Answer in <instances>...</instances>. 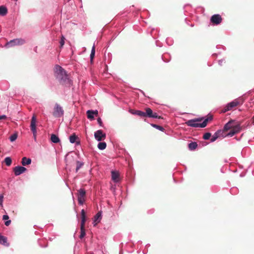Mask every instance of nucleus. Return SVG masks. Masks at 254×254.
<instances>
[{
	"label": "nucleus",
	"instance_id": "23",
	"mask_svg": "<svg viewBox=\"0 0 254 254\" xmlns=\"http://www.w3.org/2000/svg\"><path fill=\"white\" fill-rule=\"evenodd\" d=\"M107 144L105 142H100L98 144V148L100 150H103L106 148Z\"/></svg>",
	"mask_w": 254,
	"mask_h": 254
},
{
	"label": "nucleus",
	"instance_id": "19",
	"mask_svg": "<svg viewBox=\"0 0 254 254\" xmlns=\"http://www.w3.org/2000/svg\"><path fill=\"white\" fill-rule=\"evenodd\" d=\"M215 134H217L218 138L220 137H224L228 136L227 133H226L225 132H224L223 130H221V129L217 130L215 132Z\"/></svg>",
	"mask_w": 254,
	"mask_h": 254
},
{
	"label": "nucleus",
	"instance_id": "30",
	"mask_svg": "<svg viewBox=\"0 0 254 254\" xmlns=\"http://www.w3.org/2000/svg\"><path fill=\"white\" fill-rule=\"evenodd\" d=\"M211 136V134L209 132H206L203 134V138L205 140H207L210 138Z\"/></svg>",
	"mask_w": 254,
	"mask_h": 254
},
{
	"label": "nucleus",
	"instance_id": "27",
	"mask_svg": "<svg viewBox=\"0 0 254 254\" xmlns=\"http://www.w3.org/2000/svg\"><path fill=\"white\" fill-rule=\"evenodd\" d=\"M4 162L7 166H9L11 164V162H12L11 159L9 157H6L4 159Z\"/></svg>",
	"mask_w": 254,
	"mask_h": 254
},
{
	"label": "nucleus",
	"instance_id": "21",
	"mask_svg": "<svg viewBox=\"0 0 254 254\" xmlns=\"http://www.w3.org/2000/svg\"><path fill=\"white\" fill-rule=\"evenodd\" d=\"M7 12V8L4 6H0V15L4 16L6 14Z\"/></svg>",
	"mask_w": 254,
	"mask_h": 254
},
{
	"label": "nucleus",
	"instance_id": "2",
	"mask_svg": "<svg viewBox=\"0 0 254 254\" xmlns=\"http://www.w3.org/2000/svg\"><path fill=\"white\" fill-rule=\"evenodd\" d=\"M212 119V117L206 119L202 123H197L196 122H200L202 121V119L197 118L193 120H190L186 122V124L190 127H204L206 126L208 121L211 120Z\"/></svg>",
	"mask_w": 254,
	"mask_h": 254
},
{
	"label": "nucleus",
	"instance_id": "25",
	"mask_svg": "<svg viewBox=\"0 0 254 254\" xmlns=\"http://www.w3.org/2000/svg\"><path fill=\"white\" fill-rule=\"evenodd\" d=\"M77 138V136L75 134H73L69 136V141L71 143H73L75 142Z\"/></svg>",
	"mask_w": 254,
	"mask_h": 254
},
{
	"label": "nucleus",
	"instance_id": "18",
	"mask_svg": "<svg viewBox=\"0 0 254 254\" xmlns=\"http://www.w3.org/2000/svg\"><path fill=\"white\" fill-rule=\"evenodd\" d=\"M31 163V160L30 158H27L26 157H24L22 159L21 164L23 166H26L30 164Z\"/></svg>",
	"mask_w": 254,
	"mask_h": 254
},
{
	"label": "nucleus",
	"instance_id": "33",
	"mask_svg": "<svg viewBox=\"0 0 254 254\" xmlns=\"http://www.w3.org/2000/svg\"><path fill=\"white\" fill-rule=\"evenodd\" d=\"M218 136L217 135V134H215V133L212 135V137L210 139V141L211 142H214L215 141L217 138H218Z\"/></svg>",
	"mask_w": 254,
	"mask_h": 254
},
{
	"label": "nucleus",
	"instance_id": "13",
	"mask_svg": "<svg viewBox=\"0 0 254 254\" xmlns=\"http://www.w3.org/2000/svg\"><path fill=\"white\" fill-rule=\"evenodd\" d=\"M86 114L88 119L90 120H93L94 118V116H97L98 115V112L97 110H88L86 112Z\"/></svg>",
	"mask_w": 254,
	"mask_h": 254
},
{
	"label": "nucleus",
	"instance_id": "1",
	"mask_svg": "<svg viewBox=\"0 0 254 254\" xmlns=\"http://www.w3.org/2000/svg\"><path fill=\"white\" fill-rule=\"evenodd\" d=\"M55 72L56 78L60 83L62 84H69L68 76L61 66L57 65L55 68Z\"/></svg>",
	"mask_w": 254,
	"mask_h": 254
},
{
	"label": "nucleus",
	"instance_id": "7",
	"mask_svg": "<svg viewBox=\"0 0 254 254\" xmlns=\"http://www.w3.org/2000/svg\"><path fill=\"white\" fill-rule=\"evenodd\" d=\"M241 130V127H240V124H234L231 130L227 133V135L229 136H232L234 135L239 132Z\"/></svg>",
	"mask_w": 254,
	"mask_h": 254
},
{
	"label": "nucleus",
	"instance_id": "40",
	"mask_svg": "<svg viewBox=\"0 0 254 254\" xmlns=\"http://www.w3.org/2000/svg\"><path fill=\"white\" fill-rule=\"evenodd\" d=\"M3 196L0 195V202H2Z\"/></svg>",
	"mask_w": 254,
	"mask_h": 254
},
{
	"label": "nucleus",
	"instance_id": "32",
	"mask_svg": "<svg viewBox=\"0 0 254 254\" xmlns=\"http://www.w3.org/2000/svg\"><path fill=\"white\" fill-rule=\"evenodd\" d=\"M64 40H65V38L64 37V36H62V37H61V39L60 41V47H63V46L64 45Z\"/></svg>",
	"mask_w": 254,
	"mask_h": 254
},
{
	"label": "nucleus",
	"instance_id": "39",
	"mask_svg": "<svg viewBox=\"0 0 254 254\" xmlns=\"http://www.w3.org/2000/svg\"><path fill=\"white\" fill-rule=\"evenodd\" d=\"M5 119H6V116L5 115L0 116V120Z\"/></svg>",
	"mask_w": 254,
	"mask_h": 254
},
{
	"label": "nucleus",
	"instance_id": "20",
	"mask_svg": "<svg viewBox=\"0 0 254 254\" xmlns=\"http://www.w3.org/2000/svg\"><path fill=\"white\" fill-rule=\"evenodd\" d=\"M51 140L55 143H57L60 141L59 137L54 134L51 135Z\"/></svg>",
	"mask_w": 254,
	"mask_h": 254
},
{
	"label": "nucleus",
	"instance_id": "16",
	"mask_svg": "<svg viewBox=\"0 0 254 254\" xmlns=\"http://www.w3.org/2000/svg\"><path fill=\"white\" fill-rule=\"evenodd\" d=\"M81 222L80 227H84L85 223L86 221V216H85V212L84 209L81 210Z\"/></svg>",
	"mask_w": 254,
	"mask_h": 254
},
{
	"label": "nucleus",
	"instance_id": "28",
	"mask_svg": "<svg viewBox=\"0 0 254 254\" xmlns=\"http://www.w3.org/2000/svg\"><path fill=\"white\" fill-rule=\"evenodd\" d=\"M83 165V163L80 161H76V172H77L78 170Z\"/></svg>",
	"mask_w": 254,
	"mask_h": 254
},
{
	"label": "nucleus",
	"instance_id": "22",
	"mask_svg": "<svg viewBox=\"0 0 254 254\" xmlns=\"http://www.w3.org/2000/svg\"><path fill=\"white\" fill-rule=\"evenodd\" d=\"M197 147V144L195 142H192L189 144V148L190 150H194Z\"/></svg>",
	"mask_w": 254,
	"mask_h": 254
},
{
	"label": "nucleus",
	"instance_id": "9",
	"mask_svg": "<svg viewBox=\"0 0 254 254\" xmlns=\"http://www.w3.org/2000/svg\"><path fill=\"white\" fill-rule=\"evenodd\" d=\"M106 134L102 130H98L94 133L95 138L98 141L104 140L106 138Z\"/></svg>",
	"mask_w": 254,
	"mask_h": 254
},
{
	"label": "nucleus",
	"instance_id": "17",
	"mask_svg": "<svg viewBox=\"0 0 254 254\" xmlns=\"http://www.w3.org/2000/svg\"><path fill=\"white\" fill-rule=\"evenodd\" d=\"M101 219V214L100 212H98L96 215L94 216V222L95 224L94 226H96L97 223H98Z\"/></svg>",
	"mask_w": 254,
	"mask_h": 254
},
{
	"label": "nucleus",
	"instance_id": "24",
	"mask_svg": "<svg viewBox=\"0 0 254 254\" xmlns=\"http://www.w3.org/2000/svg\"><path fill=\"white\" fill-rule=\"evenodd\" d=\"M95 47L94 45H93V46L92 48L91 52V54H90V61H91V62H92V61H93V59L94 58V56H95Z\"/></svg>",
	"mask_w": 254,
	"mask_h": 254
},
{
	"label": "nucleus",
	"instance_id": "11",
	"mask_svg": "<svg viewBox=\"0 0 254 254\" xmlns=\"http://www.w3.org/2000/svg\"><path fill=\"white\" fill-rule=\"evenodd\" d=\"M26 171V168L20 166H16L13 168V171L15 176H19Z\"/></svg>",
	"mask_w": 254,
	"mask_h": 254
},
{
	"label": "nucleus",
	"instance_id": "34",
	"mask_svg": "<svg viewBox=\"0 0 254 254\" xmlns=\"http://www.w3.org/2000/svg\"><path fill=\"white\" fill-rule=\"evenodd\" d=\"M152 126L156 127L157 129H159L160 130H162V131L164 129V128L162 127L159 126L158 125H152Z\"/></svg>",
	"mask_w": 254,
	"mask_h": 254
},
{
	"label": "nucleus",
	"instance_id": "29",
	"mask_svg": "<svg viewBox=\"0 0 254 254\" xmlns=\"http://www.w3.org/2000/svg\"><path fill=\"white\" fill-rule=\"evenodd\" d=\"M0 243L4 245L6 243V237L0 235Z\"/></svg>",
	"mask_w": 254,
	"mask_h": 254
},
{
	"label": "nucleus",
	"instance_id": "10",
	"mask_svg": "<svg viewBox=\"0 0 254 254\" xmlns=\"http://www.w3.org/2000/svg\"><path fill=\"white\" fill-rule=\"evenodd\" d=\"M211 23L215 25H218L221 23L222 18L219 14H214L211 17Z\"/></svg>",
	"mask_w": 254,
	"mask_h": 254
},
{
	"label": "nucleus",
	"instance_id": "26",
	"mask_svg": "<svg viewBox=\"0 0 254 254\" xmlns=\"http://www.w3.org/2000/svg\"><path fill=\"white\" fill-rule=\"evenodd\" d=\"M85 230L84 227H80V235L79 238L80 239L83 238L85 236Z\"/></svg>",
	"mask_w": 254,
	"mask_h": 254
},
{
	"label": "nucleus",
	"instance_id": "14",
	"mask_svg": "<svg viewBox=\"0 0 254 254\" xmlns=\"http://www.w3.org/2000/svg\"><path fill=\"white\" fill-rule=\"evenodd\" d=\"M234 121L231 120L228 123H227L224 127L223 130L224 132L228 131L229 130L230 131L231 130L232 127L234 124Z\"/></svg>",
	"mask_w": 254,
	"mask_h": 254
},
{
	"label": "nucleus",
	"instance_id": "41",
	"mask_svg": "<svg viewBox=\"0 0 254 254\" xmlns=\"http://www.w3.org/2000/svg\"><path fill=\"white\" fill-rule=\"evenodd\" d=\"M252 124L254 125V116L252 118Z\"/></svg>",
	"mask_w": 254,
	"mask_h": 254
},
{
	"label": "nucleus",
	"instance_id": "36",
	"mask_svg": "<svg viewBox=\"0 0 254 254\" xmlns=\"http://www.w3.org/2000/svg\"><path fill=\"white\" fill-rule=\"evenodd\" d=\"M136 111V110H134L130 109V110H129V112L131 114H133V115H136V114L135 113V111Z\"/></svg>",
	"mask_w": 254,
	"mask_h": 254
},
{
	"label": "nucleus",
	"instance_id": "6",
	"mask_svg": "<svg viewBox=\"0 0 254 254\" xmlns=\"http://www.w3.org/2000/svg\"><path fill=\"white\" fill-rule=\"evenodd\" d=\"M25 43V41L22 39H15L10 40L7 42L5 46L7 47H10L16 45H21Z\"/></svg>",
	"mask_w": 254,
	"mask_h": 254
},
{
	"label": "nucleus",
	"instance_id": "8",
	"mask_svg": "<svg viewBox=\"0 0 254 254\" xmlns=\"http://www.w3.org/2000/svg\"><path fill=\"white\" fill-rule=\"evenodd\" d=\"M36 117L35 115H33L32 117L31 121V125L30 127L31 130L33 132L34 139H36Z\"/></svg>",
	"mask_w": 254,
	"mask_h": 254
},
{
	"label": "nucleus",
	"instance_id": "42",
	"mask_svg": "<svg viewBox=\"0 0 254 254\" xmlns=\"http://www.w3.org/2000/svg\"><path fill=\"white\" fill-rule=\"evenodd\" d=\"M65 161H66V162H67V161H68V158H65Z\"/></svg>",
	"mask_w": 254,
	"mask_h": 254
},
{
	"label": "nucleus",
	"instance_id": "38",
	"mask_svg": "<svg viewBox=\"0 0 254 254\" xmlns=\"http://www.w3.org/2000/svg\"><path fill=\"white\" fill-rule=\"evenodd\" d=\"M11 223V220H8L5 222V225L6 226H9Z\"/></svg>",
	"mask_w": 254,
	"mask_h": 254
},
{
	"label": "nucleus",
	"instance_id": "15",
	"mask_svg": "<svg viewBox=\"0 0 254 254\" xmlns=\"http://www.w3.org/2000/svg\"><path fill=\"white\" fill-rule=\"evenodd\" d=\"M112 179L115 182H118L120 181L119 173L116 171H112Z\"/></svg>",
	"mask_w": 254,
	"mask_h": 254
},
{
	"label": "nucleus",
	"instance_id": "3",
	"mask_svg": "<svg viewBox=\"0 0 254 254\" xmlns=\"http://www.w3.org/2000/svg\"><path fill=\"white\" fill-rule=\"evenodd\" d=\"M145 112H142L141 111H136L135 113L136 115L139 117H149L156 119H161V117L158 116L157 114L155 112H153L150 108H146L145 109Z\"/></svg>",
	"mask_w": 254,
	"mask_h": 254
},
{
	"label": "nucleus",
	"instance_id": "12",
	"mask_svg": "<svg viewBox=\"0 0 254 254\" xmlns=\"http://www.w3.org/2000/svg\"><path fill=\"white\" fill-rule=\"evenodd\" d=\"M239 104V102L237 100H235L233 101L232 102L229 103L228 104V105L226 106V107L225 108L224 112H226L228 111H230L232 110L234 107H236Z\"/></svg>",
	"mask_w": 254,
	"mask_h": 254
},
{
	"label": "nucleus",
	"instance_id": "4",
	"mask_svg": "<svg viewBox=\"0 0 254 254\" xmlns=\"http://www.w3.org/2000/svg\"><path fill=\"white\" fill-rule=\"evenodd\" d=\"M64 111L63 108L58 103L55 104L52 114L55 118H60L64 115Z\"/></svg>",
	"mask_w": 254,
	"mask_h": 254
},
{
	"label": "nucleus",
	"instance_id": "37",
	"mask_svg": "<svg viewBox=\"0 0 254 254\" xmlns=\"http://www.w3.org/2000/svg\"><path fill=\"white\" fill-rule=\"evenodd\" d=\"M9 218V217L7 215H4L2 217L3 220H8Z\"/></svg>",
	"mask_w": 254,
	"mask_h": 254
},
{
	"label": "nucleus",
	"instance_id": "31",
	"mask_svg": "<svg viewBox=\"0 0 254 254\" xmlns=\"http://www.w3.org/2000/svg\"><path fill=\"white\" fill-rule=\"evenodd\" d=\"M17 138V134L16 133H14L10 136L9 139H10V140L12 142V141H15Z\"/></svg>",
	"mask_w": 254,
	"mask_h": 254
},
{
	"label": "nucleus",
	"instance_id": "5",
	"mask_svg": "<svg viewBox=\"0 0 254 254\" xmlns=\"http://www.w3.org/2000/svg\"><path fill=\"white\" fill-rule=\"evenodd\" d=\"M77 196L78 201L79 204L82 205L85 201V198L86 196V191L83 189H80L78 190Z\"/></svg>",
	"mask_w": 254,
	"mask_h": 254
},
{
	"label": "nucleus",
	"instance_id": "35",
	"mask_svg": "<svg viewBox=\"0 0 254 254\" xmlns=\"http://www.w3.org/2000/svg\"><path fill=\"white\" fill-rule=\"evenodd\" d=\"M97 122H98V123L99 124V125L101 127L103 126V123H102V120H101V119L100 118H98Z\"/></svg>",
	"mask_w": 254,
	"mask_h": 254
}]
</instances>
